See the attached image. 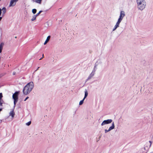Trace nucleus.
Instances as JSON below:
<instances>
[{"label": "nucleus", "instance_id": "obj_27", "mask_svg": "<svg viewBox=\"0 0 153 153\" xmlns=\"http://www.w3.org/2000/svg\"><path fill=\"white\" fill-rule=\"evenodd\" d=\"M16 74V72H13V75H15V74Z\"/></svg>", "mask_w": 153, "mask_h": 153}, {"label": "nucleus", "instance_id": "obj_5", "mask_svg": "<svg viewBox=\"0 0 153 153\" xmlns=\"http://www.w3.org/2000/svg\"><path fill=\"white\" fill-rule=\"evenodd\" d=\"M112 122V120L111 119H108L107 120H104L101 123V126H103L104 125L108 124L111 123Z\"/></svg>", "mask_w": 153, "mask_h": 153}, {"label": "nucleus", "instance_id": "obj_32", "mask_svg": "<svg viewBox=\"0 0 153 153\" xmlns=\"http://www.w3.org/2000/svg\"><path fill=\"white\" fill-rule=\"evenodd\" d=\"M42 57L41 58L39 59V60H41V59H42Z\"/></svg>", "mask_w": 153, "mask_h": 153}, {"label": "nucleus", "instance_id": "obj_23", "mask_svg": "<svg viewBox=\"0 0 153 153\" xmlns=\"http://www.w3.org/2000/svg\"><path fill=\"white\" fill-rule=\"evenodd\" d=\"M3 97L2 94V93H0V100H2V98Z\"/></svg>", "mask_w": 153, "mask_h": 153}, {"label": "nucleus", "instance_id": "obj_20", "mask_svg": "<svg viewBox=\"0 0 153 153\" xmlns=\"http://www.w3.org/2000/svg\"><path fill=\"white\" fill-rule=\"evenodd\" d=\"M32 12L34 14H35L36 12V10L35 9H33L32 10Z\"/></svg>", "mask_w": 153, "mask_h": 153}, {"label": "nucleus", "instance_id": "obj_4", "mask_svg": "<svg viewBox=\"0 0 153 153\" xmlns=\"http://www.w3.org/2000/svg\"><path fill=\"white\" fill-rule=\"evenodd\" d=\"M125 12L123 10L121 11L120 12V16L117 21L121 22L123 17L125 16Z\"/></svg>", "mask_w": 153, "mask_h": 153}, {"label": "nucleus", "instance_id": "obj_33", "mask_svg": "<svg viewBox=\"0 0 153 153\" xmlns=\"http://www.w3.org/2000/svg\"><path fill=\"white\" fill-rule=\"evenodd\" d=\"M101 136H100L99 137V138H101Z\"/></svg>", "mask_w": 153, "mask_h": 153}, {"label": "nucleus", "instance_id": "obj_11", "mask_svg": "<svg viewBox=\"0 0 153 153\" xmlns=\"http://www.w3.org/2000/svg\"><path fill=\"white\" fill-rule=\"evenodd\" d=\"M50 38H51V36H49L47 37L46 40H45V42H44V45H46L47 43V42H48V41L50 40Z\"/></svg>", "mask_w": 153, "mask_h": 153}, {"label": "nucleus", "instance_id": "obj_18", "mask_svg": "<svg viewBox=\"0 0 153 153\" xmlns=\"http://www.w3.org/2000/svg\"><path fill=\"white\" fill-rule=\"evenodd\" d=\"M85 100L84 99H83L82 100H81L79 102V105H81L83 104L84 102V101Z\"/></svg>", "mask_w": 153, "mask_h": 153}, {"label": "nucleus", "instance_id": "obj_13", "mask_svg": "<svg viewBox=\"0 0 153 153\" xmlns=\"http://www.w3.org/2000/svg\"><path fill=\"white\" fill-rule=\"evenodd\" d=\"M4 45V43L3 42H1L0 44V53H1L2 52Z\"/></svg>", "mask_w": 153, "mask_h": 153}, {"label": "nucleus", "instance_id": "obj_15", "mask_svg": "<svg viewBox=\"0 0 153 153\" xmlns=\"http://www.w3.org/2000/svg\"><path fill=\"white\" fill-rule=\"evenodd\" d=\"M15 115L14 112L13 110L11 111L10 113V115L12 117H13Z\"/></svg>", "mask_w": 153, "mask_h": 153}, {"label": "nucleus", "instance_id": "obj_14", "mask_svg": "<svg viewBox=\"0 0 153 153\" xmlns=\"http://www.w3.org/2000/svg\"><path fill=\"white\" fill-rule=\"evenodd\" d=\"M88 95V91L87 89H85V96L83 98L84 99H85L87 97Z\"/></svg>", "mask_w": 153, "mask_h": 153}, {"label": "nucleus", "instance_id": "obj_6", "mask_svg": "<svg viewBox=\"0 0 153 153\" xmlns=\"http://www.w3.org/2000/svg\"><path fill=\"white\" fill-rule=\"evenodd\" d=\"M18 1V0H11L9 6L10 7L14 6Z\"/></svg>", "mask_w": 153, "mask_h": 153}, {"label": "nucleus", "instance_id": "obj_2", "mask_svg": "<svg viewBox=\"0 0 153 153\" xmlns=\"http://www.w3.org/2000/svg\"><path fill=\"white\" fill-rule=\"evenodd\" d=\"M137 8L139 10H143L145 9L146 5L145 0H136Z\"/></svg>", "mask_w": 153, "mask_h": 153}, {"label": "nucleus", "instance_id": "obj_26", "mask_svg": "<svg viewBox=\"0 0 153 153\" xmlns=\"http://www.w3.org/2000/svg\"><path fill=\"white\" fill-rule=\"evenodd\" d=\"M1 8H0V16L1 15Z\"/></svg>", "mask_w": 153, "mask_h": 153}, {"label": "nucleus", "instance_id": "obj_1", "mask_svg": "<svg viewBox=\"0 0 153 153\" xmlns=\"http://www.w3.org/2000/svg\"><path fill=\"white\" fill-rule=\"evenodd\" d=\"M34 87V84L33 82H30L27 84L24 88L23 92L25 95L29 94L32 90Z\"/></svg>", "mask_w": 153, "mask_h": 153}, {"label": "nucleus", "instance_id": "obj_22", "mask_svg": "<svg viewBox=\"0 0 153 153\" xmlns=\"http://www.w3.org/2000/svg\"><path fill=\"white\" fill-rule=\"evenodd\" d=\"M42 12V11H40L38 13L36 14L35 15V16H38Z\"/></svg>", "mask_w": 153, "mask_h": 153}, {"label": "nucleus", "instance_id": "obj_31", "mask_svg": "<svg viewBox=\"0 0 153 153\" xmlns=\"http://www.w3.org/2000/svg\"><path fill=\"white\" fill-rule=\"evenodd\" d=\"M39 67H38L37 68V70H36L35 71H36L37 70H38V69H39Z\"/></svg>", "mask_w": 153, "mask_h": 153}, {"label": "nucleus", "instance_id": "obj_12", "mask_svg": "<svg viewBox=\"0 0 153 153\" xmlns=\"http://www.w3.org/2000/svg\"><path fill=\"white\" fill-rule=\"evenodd\" d=\"M97 65H98L97 64V63H96L95 64L93 69L92 70V72L95 73V71H96L97 69Z\"/></svg>", "mask_w": 153, "mask_h": 153}, {"label": "nucleus", "instance_id": "obj_16", "mask_svg": "<svg viewBox=\"0 0 153 153\" xmlns=\"http://www.w3.org/2000/svg\"><path fill=\"white\" fill-rule=\"evenodd\" d=\"M1 11H2V13L4 14L6 12V9L5 7H3L1 9Z\"/></svg>", "mask_w": 153, "mask_h": 153}, {"label": "nucleus", "instance_id": "obj_10", "mask_svg": "<svg viewBox=\"0 0 153 153\" xmlns=\"http://www.w3.org/2000/svg\"><path fill=\"white\" fill-rule=\"evenodd\" d=\"M33 2H35L36 3L41 4L42 0H31Z\"/></svg>", "mask_w": 153, "mask_h": 153}, {"label": "nucleus", "instance_id": "obj_24", "mask_svg": "<svg viewBox=\"0 0 153 153\" xmlns=\"http://www.w3.org/2000/svg\"><path fill=\"white\" fill-rule=\"evenodd\" d=\"M110 131V130L108 129V130L105 129V133H107V132Z\"/></svg>", "mask_w": 153, "mask_h": 153}, {"label": "nucleus", "instance_id": "obj_29", "mask_svg": "<svg viewBox=\"0 0 153 153\" xmlns=\"http://www.w3.org/2000/svg\"><path fill=\"white\" fill-rule=\"evenodd\" d=\"M44 54H42V58H44Z\"/></svg>", "mask_w": 153, "mask_h": 153}, {"label": "nucleus", "instance_id": "obj_9", "mask_svg": "<svg viewBox=\"0 0 153 153\" xmlns=\"http://www.w3.org/2000/svg\"><path fill=\"white\" fill-rule=\"evenodd\" d=\"M111 126L109 128V129L110 130V131H111V130L114 129V128L115 126H114V122H113Z\"/></svg>", "mask_w": 153, "mask_h": 153}, {"label": "nucleus", "instance_id": "obj_21", "mask_svg": "<svg viewBox=\"0 0 153 153\" xmlns=\"http://www.w3.org/2000/svg\"><path fill=\"white\" fill-rule=\"evenodd\" d=\"M31 121H30L26 123V125L27 126H29L31 124Z\"/></svg>", "mask_w": 153, "mask_h": 153}, {"label": "nucleus", "instance_id": "obj_3", "mask_svg": "<svg viewBox=\"0 0 153 153\" xmlns=\"http://www.w3.org/2000/svg\"><path fill=\"white\" fill-rule=\"evenodd\" d=\"M19 94V91H16L13 95V98L14 100V107H15L16 103L18 101Z\"/></svg>", "mask_w": 153, "mask_h": 153}, {"label": "nucleus", "instance_id": "obj_28", "mask_svg": "<svg viewBox=\"0 0 153 153\" xmlns=\"http://www.w3.org/2000/svg\"><path fill=\"white\" fill-rule=\"evenodd\" d=\"M149 142L150 143V146H151L152 144V142L151 141H149Z\"/></svg>", "mask_w": 153, "mask_h": 153}, {"label": "nucleus", "instance_id": "obj_17", "mask_svg": "<svg viewBox=\"0 0 153 153\" xmlns=\"http://www.w3.org/2000/svg\"><path fill=\"white\" fill-rule=\"evenodd\" d=\"M36 16H35V15H34L33 16L32 18L31 19V20L32 21H33L35 20L36 19Z\"/></svg>", "mask_w": 153, "mask_h": 153}, {"label": "nucleus", "instance_id": "obj_19", "mask_svg": "<svg viewBox=\"0 0 153 153\" xmlns=\"http://www.w3.org/2000/svg\"><path fill=\"white\" fill-rule=\"evenodd\" d=\"M4 101L2 100H0V107L2 106V104Z\"/></svg>", "mask_w": 153, "mask_h": 153}, {"label": "nucleus", "instance_id": "obj_25", "mask_svg": "<svg viewBox=\"0 0 153 153\" xmlns=\"http://www.w3.org/2000/svg\"><path fill=\"white\" fill-rule=\"evenodd\" d=\"M29 97H27L25 99L24 101H26L27 99L29 98Z\"/></svg>", "mask_w": 153, "mask_h": 153}, {"label": "nucleus", "instance_id": "obj_8", "mask_svg": "<svg viewBox=\"0 0 153 153\" xmlns=\"http://www.w3.org/2000/svg\"><path fill=\"white\" fill-rule=\"evenodd\" d=\"M120 22L117 21V22L116 25L114 26L112 31H115L118 27H119L120 26Z\"/></svg>", "mask_w": 153, "mask_h": 153}, {"label": "nucleus", "instance_id": "obj_7", "mask_svg": "<svg viewBox=\"0 0 153 153\" xmlns=\"http://www.w3.org/2000/svg\"><path fill=\"white\" fill-rule=\"evenodd\" d=\"M95 74V73L94 72H93L92 71V72L90 74L88 78L86 79V82L91 79L93 77Z\"/></svg>", "mask_w": 153, "mask_h": 153}, {"label": "nucleus", "instance_id": "obj_30", "mask_svg": "<svg viewBox=\"0 0 153 153\" xmlns=\"http://www.w3.org/2000/svg\"><path fill=\"white\" fill-rule=\"evenodd\" d=\"M2 17H0V21H1V19H2Z\"/></svg>", "mask_w": 153, "mask_h": 153}]
</instances>
